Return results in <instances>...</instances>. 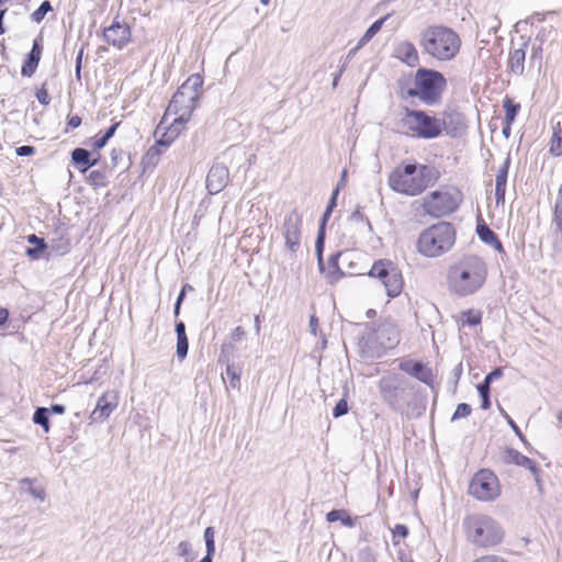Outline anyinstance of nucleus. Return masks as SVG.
<instances>
[{
	"mask_svg": "<svg viewBox=\"0 0 562 562\" xmlns=\"http://www.w3.org/2000/svg\"><path fill=\"white\" fill-rule=\"evenodd\" d=\"M441 122V131L445 130L450 137H459L467 130L465 116L453 109L443 111Z\"/></svg>",
	"mask_w": 562,
	"mask_h": 562,
	"instance_id": "obj_17",
	"label": "nucleus"
},
{
	"mask_svg": "<svg viewBox=\"0 0 562 562\" xmlns=\"http://www.w3.org/2000/svg\"><path fill=\"white\" fill-rule=\"evenodd\" d=\"M506 419H507V423L508 425L510 426V428L514 430V432L519 437V439L526 443V438L525 436L522 435L521 430L519 429V427L517 426V424L506 414L505 415Z\"/></svg>",
	"mask_w": 562,
	"mask_h": 562,
	"instance_id": "obj_55",
	"label": "nucleus"
},
{
	"mask_svg": "<svg viewBox=\"0 0 562 562\" xmlns=\"http://www.w3.org/2000/svg\"><path fill=\"white\" fill-rule=\"evenodd\" d=\"M419 45L426 54L438 60L447 61L459 53L461 40L450 27L431 25L420 33Z\"/></svg>",
	"mask_w": 562,
	"mask_h": 562,
	"instance_id": "obj_3",
	"label": "nucleus"
},
{
	"mask_svg": "<svg viewBox=\"0 0 562 562\" xmlns=\"http://www.w3.org/2000/svg\"><path fill=\"white\" fill-rule=\"evenodd\" d=\"M462 200V192L456 188L435 190L424 196L422 207L430 217L440 218L456 212Z\"/></svg>",
	"mask_w": 562,
	"mask_h": 562,
	"instance_id": "obj_9",
	"label": "nucleus"
},
{
	"mask_svg": "<svg viewBox=\"0 0 562 562\" xmlns=\"http://www.w3.org/2000/svg\"><path fill=\"white\" fill-rule=\"evenodd\" d=\"M392 532H393V542H394V544H396L397 543V541L395 540L396 538L404 539L408 536V528L405 525L397 524L394 527Z\"/></svg>",
	"mask_w": 562,
	"mask_h": 562,
	"instance_id": "obj_49",
	"label": "nucleus"
},
{
	"mask_svg": "<svg viewBox=\"0 0 562 562\" xmlns=\"http://www.w3.org/2000/svg\"><path fill=\"white\" fill-rule=\"evenodd\" d=\"M550 153L553 154L554 156H562V132L560 128L553 130Z\"/></svg>",
	"mask_w": 562,
	"mask_h": 562,
	"instance_id": "obj_40",
	"label": "nucleus"
},
{
	"mask_svg": "<svg viewBox=\"0 0 562 562\" xmlns=\"http://www.w3.org/2000/svg\"><path fill=\"white\" fill-rule=\"evenodd\" d=\"M342 515H346V510L344 509H333L327 513L326 520L328 522H335L341 520Z\"/></svg>",
	"mask_w": 562,
	"mask_h": 562,
	"instance_id": "obj_52",
	"label": "nucleus"
},
{
	"mask_svg": "<svg viewBox=\"0 0 562 562\" xmlns=\"http://www.w3.org/2000/svg\"><path fill=\"white\" fill-rule=\"evenodd\" d=\"M344 254L338 251L335 254H331L328 258V268L325 269L326 279L330 284L336 283L341 277L345 276L344 271L340 269L338 265V260L340 257H342Z\"/></svg>",
	"mask_w": 562,
	"mask_h": 562,
	"instance_id": "obj_26",
	"label": "nucleus"
},
{
	"mask_svg": "<svg viewBox=\"0 0 562 562\" xmlns=\"http://www.w3.org/2000/svg\"><path fill=\"white\" fill-rule=\"evenodd\" d=\"M202 85V76L194 74L178 88L167 108V113L177 115L175 121L184 124L190 120L201 97Z\"/></svg>",
	"mask_w": 562,
	"mask_h": 562,
	"instance_id": "obj_6",
	"label": "nucleus"
},
{
	"mask_svg": "<svg viewBox=\"0 0 562 562\" xmlns=\"http://www.w3.org/2000/svg\"><path fill=\"white\" fill-rule=\"evenodd\" d=\"M53 11V7H52V3L50 1L48 0H45L43 1L40 7L32 13L31 18L34 22L36 23H41L45 15Z\"/></svg>",
	"mask_w": 562,
	"mask_h": 562,
	"instance_id": "obj_39",
	"label": "nucleus"
},
{
	"mask_svg": "<svg viewBox=\"0 0 562 562\" xmlns=\"http://www.w3.org/2000/svg\"><path fill=\"white\" fill-rule=\"evenodd\" d=\"M440 178V172L432 166L406 164L394 169L389 177L390 188L405 195H418Z\"/></svg>",
	"mask_w": 562,
	"mask_h": 562,
	"instance_id": "obj_1",
	"label": "nucleus"
},
{
	"mask_svg": "<svg viewBox=\"0 0 562 562\" xmlns=\"http://www.w3.org/2000/svg\"><path fill=\"white\" fill-rule=\"evenodd\" d=\"M404 125L420 138L431 139L441 134L440 119L428 115L422 110L405 109Z\"/></svg>",
	"mask_w": 562,
	"mask_h": 562,
	"instance_id": "obj_10",
	"label": "nucleus"
},
{
	"mask_svg": "<svg viewBox=\"0 0 562 562\" xmlns=\"http://www.w3.org/2000/svg\"><path fill=\"white\" fill-rule=\"evenodd\" d=\"M184 297H186L184 291H180V293L176 300L175 306H173V315L176 317H178L180 314L181 304H182Z\"/></svg>",
	"mask_w": 562,
	"mask_h": 562,
	"instance_id": "obj_59",
	"label": "nucleus"
},
{
	"mask_svg": "<svg viewBox=\"0 0 562 562\" xmlns=\"http://www.w3.org/2000/svg\"><path fill=\"white\" fill-rule=\"evenodd\" d=\"M505 193H506V188H496L495 187V199H496L497 204L505 202Z\"/></svg>",
	"mask_w": 562,
	"mask_h": 562,
	"instance_id": "obj_62",
	"label": "nucleus"
},
{
	"mask_svg": "<svg viewBox=\"0 0 562 562\" xmlns=\"http://www.w3.org/2000/svg\"><path fill=\"white\" fill-rule=\"evenodd\" d=\"M16 155L20 157H29L35 153V148L33 146L23 145L16 148Z\"/></svg>",
	"mask_w": 562,
	"mask_h": 562,
	"instance_id": "obj_54",
	"label": "nucleus"
},
{
	"mask_svg": "<svg viewBox=\"0 0 562 562\" xmlns=\"http://www.w3.org/2000/svg\"><path fill=\"white\" fill-rule=\"evenodd\" d=\"M42 38L37 37L33 41V45L31 50L26 54L23 65L21 67V75L23 77H32L40 64L43 45H42Z\"/></svg>",
	"mask_w": 562,
	"mask_h": 562,
	"instance_id": "obj_19",
	"label": "nucleus"
},
{
	"mask_svg": "<svg viewBox=\"0 0 562 562\" xmlns=\"http://www.w3.org/2000/svg\"><path fill=\"white\" fill-rule=\"evenodd\" d=\"M36 99L43 105L49 104L50 97H49L48 91L45 89L44 86L36 91Z\"/></svg>",
	"mask_w": 562,
	"mask_h": 562,
	"instance_id": "obj_51",
	"label": "nucleus"
},
{
	"mask_svg": "<svg viewBox=\"0 0 562 562\" xmlns=\"http://www.w3.org/2000/svg\"><path fill=\"white\" fill-rule=\"evenodd\" d=\"M378 386L383 401L393 409H397L402 393L405 391L404 379L398 374L385 375L380 379Z\"/></svg>",
	"mask_w": 562,
	"mask_h": 562,
	"instance_id": "obj_13",
	"label": "nucleus"
},
{
	"mask_svg": "<svg viewBox=\"0 0 562 562\" xmlns=\"http://www.w3.org/2000/svg\"><path fill=\"white\" fill-rule=\"evenodd\" d=\"M469 493L479 501H494L501 495L497 476L488 469L477 471L470 482Z\"/></svg>",
	"mask_w": 562,
	"mask_h": 562,
	"instance_id": "obj_12",
	"label": "nucleus"
},
{
	"mask_svg": "<svg viewBox=\"0 0 562 562\" xmlns=\"http://www.w3.org/2000/svg\"><path fill=\"white\" fill-rule=\"evenodd\" d=\"M302 235V216L297 211L293 210L284 217L283 237L285 247L291 252H296L301 245Z\"/></svg>",
	"mask_w": 562,
	"mask_h": 562,
	"instance_id": "obj_15",
	"label": "nucleus"
},
{
	"mask_svg": "<svg viewBox=\"0 0 562 562\" xmlns=\"http://www.w3.org/2000/svg\"><path fill=\"white\" fill-rule=\"evenodd\" d=\"M123 156H124V151L122 149H116V148L112 149L111 162H112L113 167L119 166V162H120V160H122Z\"/></svg>",
	"mask_w": 562,
	"mask_h": 562,
	"instance_id": "obj_56",
	"label": "nucleus"
},
{
	"mask_svg": "<svg viewBox=\"0 0 562 562\" xmlns=\"http://www.w3.org/2000/svg\"><path fill=\"white\" fill-rule=\"evenodd\" d=\"M324 248H325V228L318 227L317 237L315 240V254L317 257V265L321 272H325V263H324Z\"/></svg>",
	"mask_w": 562,
	"mask_h": 562,
	"instance_id": "obj_29",
	"label": "nucleus"
},
{
	"mask_svg": "<svg viewBox=\"0 0 562 562\" xmlns=\"http://www.w3.org/2000/svg\"><path fill=\"white\" fill-rule=\"evenodd\" d=\"M49 413L56 414V415H63L66 411V407L61 404H53L48 408Z\"/></svg>",
	"mask_w": 562,
	"mask_h": 562,
	"instance_id": "obj_64",
	"label": "nucleus"
},
{
	"mask_svg": "<svg viewBox=\"0 0 562 562\" xmlns=\"http://www.w3.org/2000/svg\"><path fill=\"white\" fill-rule=\"evenodd\" d=\"M161 148L155 144L154 146H151L147 153L145 154L144 158H143V161L144 164L147 166V167H155L159 159H160V155H161Z\"/></svg>",
	"mask_w": 562,
	"mask_h": 562,
	"instance_id": "obj_36",
	"label": "nucleus"
},
{
	"mask_svg": "<svg viewBox=\"0 0 562 562\" xmlns=\"http://www.w3.org/2000/svg\"><path fill=\"white\" fill-rule=\"evenodd\" d=\"M389 16L390 15L386 14L385 16L373 22L368 27V30L362 35V37L359 40V46H364L367 43H369L375 36V34L380 32V30L382 29L384 22L389 19Z\"/></svg>",
	"mask_w": 562,
	"mask_h": 562,
	"instance_id": "obj_30",
	"label": "nucleus"
},
{
	"mask_svg": "<svg viewBox=\"0 0 562 562\" xmlns=\"http://www.w3.org/2000/svg\"><path fill=\"white\" fill-rule=\"evenodd\" d=\"M228 168L221 164L211 167L206 177V189L211 194L221 192L228 183Z\"/></svg>",
	"mask_w": 562,
	"mask_h": 562,
	"instance_id": "obj_18",
	"label": "nucleus"
},
{
	"mask_svg": "<svg viewBox=\"0 0 562 562\" xmlns=\"http://www.w3.org/2000/svg\"><path fill=\"white\" fill-rule=\"evenodd\" d=\"M121 122H116L114 124H112L105 132L104 134L102 135L104 138H106V140L109 142L111 137H113V135L115 134L117 127L120 126Z\"/></svg>",
	"mask_w": 562,
	"mask_h": 562,
	"instance_id": "obj_61",
	"label": "nucleus"
},
{
	"mask_svg": "<svg viewBox=\"0 0 562 562\" xmlns=\"http://www.w3.org/2000/svg\"><path fill=\"white\" fill-rule=\"evenodd\" d=\"M178 555L183 559L184 562H193L196 554L192 551L191 543L187 540L181 541L178 544Z\"/></svg>",
	"mask_w": 562,
	"mask_h": 562,
	"instance_id": "obj_37",
	"label": "nucleus"
},
{
	"mask_svg": "<svg viewBox=\"0 0 562 562\" xmlns=\"http://www.w3.org/2000/svg\"><path fill=\"white\" fill-rule=\"evenodd\" d=\"M82 57H83V46H81V48L79 49V52L77 53V56H76L75 72H76V78L78 81L81 80Z\"/></svg>",
	"mask_w": 562,
	"mask_h": 562,
	"instance_id": "obj_50",
	"label": "nucleus"
},
{
	"mask_svg": "<svg viewBox=\"0 0 562 562\" xmlns=\"http://www.w3.org/2000/svg\"><path fill=\"white\" fill-rule=\"evenodd\" d=\"M102 37L109 45L121 50L132 41L131 27L126 22L114 19L110 26L103 29Z\"/></svg>",
	"mask_w": 562,
	"mask_h": 562,
	"instance_id": "obj_14",
	"label": "nucleus"
},
{
	"mask_svg": "<svg viewBox=\"0 0 562 562\" xmlns=\"http://www.w3.org/2000/svg\"><path fill=\"white\" fill-rule=\"evenodd\" d=\"M71 161L81 173H85L97 165L98 158H92L88 149L77 147L71 151Z\"/></svg>",
	"mask_w": 562,
	"mask_h": 562,
	"instance_id": "obj_22",
	"label": "nucleus"
},
{
	"mask_svg": "<svg viewBox=\"0 0 562 562\" xmlns=\"http://www.w3.org/2000/svg\"><path fill=\"white\" fill-rule=\"evenodd\" d=\"M175 330H176V334H177V338L178 337H186L187 334H186V325L182 321H179L176 323V326H175Z\"/></svg>",
	"mask_w": 562,
	"mask_h": 562,
	"instance_id": "obj_63",
	"label": "nucleus"
},
{
	"mask_svg": "<svg viewBox=\"0 0 562 562\" xmlns=\"http://www.w3.org/2000/svg\"><path fill=\"white\" fill-rule=\"evenodd\" d=\"M554 223L557 225V231L562 233V184L559 189L558 199L555 202Z\"/></svg>",
	"mask_w": 562,
	"mask_h": 562,
	"instance_id": "obj_41",
	"label": "nucleus"
},
{
	"mask_svg": "<svg viewBox=\"0 0 562 562\" xmlns=\"http://www.w3.org/2000/svg\"><path fill=\"white\" fill-rule=\"evenodd\" d=\"M119 394L116 391H106L97 401V405L89 416L91 423H103L116 409Z\"/></svg>",
	"mask_w": 562,
	"mask_h": 562,
	"instance_id": "obj_16",
	"label": "nucleus"
},
{
	"mask_svg": "<svg viewBox=\"0 0 562 562\" xmlns=\"http://www.w3.org/2000/svg\"><path fill=\"white\" fill-rule=\"evenodd\" d=\"M463 324L469 326H476L481 323V313H473L472 311H467L463 313Z\"/></svg>",
	"mask_w": 562,
	"mask_h": 562,
	"instance_id": "obj_47",
	"label": "nucleus"
},
{
	"mask_svg": "<svg viewBox=\"0 0 562 562\" xmlns=\"http://www.w3.org/2000/svg\"><path fill=\"white\" fill-rule=\"evenodd\" d=\"M348 411H349V406H348L346 398H341L335 405V407L333 409V416L335 418H339V417L346 415L348 413Z\"/></svg>",
	"mask_w": 562,
	"mask_h": 562,
	"instance_id": "obj_48",
	"label": "nucleus"
},
{
	"mask_svg": "<svg viewBox=\"0 0 562 562\" xmlns=\"http://www.w3.org/2000/svg\"><path fill=\"white\" fill-rule=\"evenodd\" d=\"M528 46V41H524L520 48H514L509 53L508 66L517 76H521L525 71V59H526V48Z\"/></svg>",
	"mask_w": 562,
	"mask_h": 562,
	"instance_id": "obj_24",
	"label": "nucleus"
},
{
	"mask_svg": "<svg viewBox=\"0 0 562 562\" xmlns=\"http://www.w3.org/2000/svg\"><path fill=\"white\" fill-rule=\"evenodd\" d=\"M473 562H507L504 558L495 555V554H488L481 557Z\"/></svg>",
	"mask_w": 562,
	"mask_h": 562,
	"instance_id": "obj_57",
	"label": "nucleus"
},
{
	"mask_svg": "<svg viewBox=\"0 0 562 562\" xmlns=\"http://www.w3.org/2000/svg\"><path fill=\"white\" fill-rule=\"evenodd\" d=\"M183 125V123L173 121L172 124L167 128V131L161 135V137L156 139V144L160 148H168L170 144L178 137Z\"/></svg>",
	"mask_w": 562,
	"mask_h": 562,
	"instance_id": "obj_27",
	"label": "nucleus"
},
{
	"mask_svg": "<svg viewBox=\"0 0 562 562\" xmlns=\"http://www.w3.org/2000/svg\"><path fill=\"white\" fill-rule=\"evenodd\" d=\"M454 243V226L449 222H439L419 234L416 241V250L424 257L437 258L448 252Z\"/></svg>",
	"mask_w": 562,
	"mask_h": 562,
	"instance_id": "obj_5",
	"label": "nucleus"
},
{
	"mask_svg": "<svg viewBox=\"0 0 562 562\" xmlns=\"http://www.w3.org/2000/svg\"><path fill=\"white\" fill-rule=\"evenodd\" d=\"M54 237L49 240V250L52 254L61 256L70 250V240L67 237V229L58 227L54 232Z\"/></svg>",
	"mask_w": 562,
	"mask_h": 562,
	"instance_id": "obj_23",
	"label": "nucleus"
},
{
	"mask_svg": "<svg viewBox=\"0 0 562 562\" xmlns=\"http://www.w3.org/2000/svg\"><path fill=\"white\" fill-rule=\"evenodd\" d=\"M503 368L498 367L493 369L490 373H487L483 381H487L491 384L494 380L502 378Z\"/></svg>",
	"mask_w": 562,
	"mask_h": 562,
	"instance_id": "obj_53",
	"label": "nucleus"
},
{
	"mask_svg": "<svg viewBox=\"0 0 562 562\" xmlns=\"http://www.w3.org/2000/svg\"><path fill=\"white\" fill-rule=\"evenodd\" d=\"M446 88L447 80L440 71L420 67L415 72L413 86L406 89V95L434 106L441 102Z\"/></svg>",
	"mask_w": 562,
	"mask_h": 562,
	"instance_id": "obj_4",
	"label": "nucleus"
},
{
	"mask_svg": "<svg viewBox=\"0 0 562 562\" xmlns=\"http://www.w3.org/2000/svg\"><path fill=\"white\" fill-rule=\"evenodd\" d=\"M476 389L482 400L481 407L483 409H488L491 407V384H488L487 381H482L480 384H477Z\"/></svg>",
	"mask_w": 562,
	"mask_h": 562,
	"instance_id": "obj_38",
	"label": "nucleus"
},
{
	"mask_svg": "<svg viewBox=\"0 0 562 562\" xmlns=\"http://www.w3.org/2000/svg\"><path fill=\"white\" fill-rule=\"evenodd\" d=\"M214 528L213 527H206L204 530V541L206 551L215 552V540H214Z\"/></svg>",
	"mask_w": 562,
	"mask_h": 562,
	"instance_id": "obj_46",
	"label": "nucleus"
},
{
	"mask_svg": "<svg viewBox=\"0 0 562 562\" xmlns=\"http://www.w3.org/2000/svg\"><path fill=\"white\" fill-rule=\"evenodd\" d=\"M393 56L409 67L419 64V55L415 45L408 41L400 42L393 52Z\"/></svg>",
	"mask_w": 562,
	"mask_h": 562,
	"instance_id": "obj_20",
	"label": "nucleus"
},
{
	"mask_svg": "<svg viewBox=\"0 0 562 562\" xmlns=\"http://www.w3.org/2000/svg\"><path fill=\"white\" fill-rule=\"evenodd\" d=\"M400 341V333L391 322L380 323L370 328L360 340V350L367 359L381 358L386 350L393 349Z\"/></svg>",
	"mask_w": 562,
	"mask_h": 562,
	"instance_id": "obj_7",
	"label": "nucleus"
},
{
	"mask_svg": "<svg viewBox=\"0 0 562 562\" xmlns=\"http://www.w3.org/2000/svg\"><path fill=\"white\" fill-rule=\"evenodd\" d=\"M88 181L93 187H103L105 184V175L100 170H92L89 173Z\"/></svg>",
	"mask_w": 562,
	"mask_h": 562,
	"instance_id": "obj_43",
	"label": "nucleus"
},
{
	"mask_svg": "<svg viewBox=\"0 0 562 562\" xmlns=\"http://www.w3.org/2000/svg\"><path fill=\"white\" fill-rule=\"evenodd\" d=\"M486 265L477 256H464L450 267L448 280L454 293L461 296L473 294L485 282Z\"/></svg>",
	"mask_w": 562,
	"mask_h": 562,
	"instance_id": "obj_2",
	"label": "nucleus"
},
{
	"mask_svg": "<svg viewBox=\"0 0 562 562\" xmlns=\"http://www.w3.org/2000/svg\"><path fill=\"white\" fill-rule=\"evenodd\" d=\"M503 459H504V462L507 464H516V465H519V467L530 470V472L536 477L539 474L540 470L537 467L536 462L513 448H507L505 450Z\"/></svg>",
	"mask_w": 562,
	"mask_h": 562,
	"instance_id": "obj_21",
	"label": "nucleus"
},
{
	"mask_svg": "<svg viewBox=\"0 0 562 562\" xmlns=\"http://www.w3.org/2000/svg\"><path fill=\"white\" fill-rule=\"evenodd\" d=\"M189 349V340L188 337H178L177 338V357L180 360H183L188 355Z\"/></svg>",
	"mask_w": 562,
	"mask_h": 562,
	"instance_id": "obj_45",
	"label": "nucleus"
},
{
	"mask_svg": "<svg viewBox=\"0 0 562 562\" xmlns=\"http://www.w3.org/2000/svg\"><path fill=\"white\" fill-rule=\"evenodd\" d=\"M476 234L479 238L487 245L497 237V235L486 225L485 222L477 223Z\"/></svg>",
	"mask_w": 562,
	"mask_h": 562,
	"instance_id": "obj_35",
	"label": "nucleus"
},
{
	"mask_svg": "<svg viewBox=\"0 0 562 562\" xmlns=\"http://www.w3.org/2000/svg\"><path fill=\"white\" fill-rule=\"evenodd\" d=\"M234 352H235L234 344L233 342H224L221 348L218 362H221V363L231 362Z\"/></svg>",
	"mask_w": 562,
	"mask_h": 562,
	"instance_id": "obj_42",
	"label": "nucleus"
},
{
	"mask_svg": "<svg viewBox=\"0 0 562 562\" xmlns=\"http://www.w3.org/2000/svg\"><path fill=\"white\" fill-rule=\"evenodd\" d=\"M509 166H510V154L508 153L502 167L497 171L496 179H495L496 188H506Z\"/></svg>",
	"mask_w": 562,
	"mask_h": 562,
	"instance_id": "obj_33",
	"label": "nucleus"
},
{
	"mask_svg": "<svg viewBox=\"0 0 562 562\" xmlns=\"http://www.w3.org/2000/svg\"><path fill=\"white\" fill-rule=\"evenodd\" d=\"M503 108L505 110L504 121L507 123H514V121L520 110V104L515 103L510 98L506 97L503 101Z\"/></svg>",
	"mask_w": 562,
	"mask_h": 562,
	"instance_id": "obj_32",
	"label": "nucleus"
},
{
	"mask_svg": "<svg viewBox=\"0 0 562 562\" xmlns=\"http://www.w3.org/2000/svg\"><path fill=\"white\" fill-rule=\"evenodd\" d=\"M226 364V375L229 380V386L232 389H239L240 383V373L241 370L237 366H235L232 362L225 363Z\"/></svg>",
	"mask_w": 562,
	"mask_h": 562,
	"instance_id": "obj_34",
	"label": "nucleus"
},
{
	"mask_svg": "<svg viewBox=\"0 0 562 562\" xmlns=\"http://www.w3.org/2000/svg\"><path fill=\"white\" fill-rule=\"evenodd\" d=\"M471 412H472L471 405H469L467 403H460V404H458V406L451 417V420L454 422L459 418L468 417V416H470Z\"/></svg>",
	"mask_w": 562,
	"mask_h": 562,
	"instance_id": "obj_44",
	"label": "nucleus"
},
{
	"mask_svg": "<svg viewBox=\"0 0 562 562\" xmlns=\"http://www.w3.org/2000/svg\"><path fill=\"white\" fill-rule=\"evenodd\" d=\"M401 369L427 385H431L434 382L431 370L426 368L422 362H415L412 367L406 363L401 364Z\"/></svg>",
	"mask_w": 562,
	"mask_h": 562,
	"instance_id": "obj_25",
	"label": "nucleus"
},
{
	"mask_svg": "<svg viewBox=\"0 0 562 562\" xmlns=\"http://www.w3.org/2000/svg\"><path fill=\"white\" fill-rule=\"evenodd\" d=\"M464 528L468 540L477 547L491 548L501 543L504 538L502 527L485 515H473L465 518Z\"/></svg>",
	"mask_w": 562,
	"mask_h": 562,
	"instance_id": "obj_8",
	"label": "nucleus"
},
{
	"mask_svg": "<svg viewBox=\"0 0 562 562\" xmlns=\"http://www.w3.org/2000/svg\"><path fill=\"white\" fill-rule=\"evenodd\" d=\"M245 337V330L243 329V327L240 326H237L231 334V339L232 341H240L243 340Z\"/></svg>",
	"mask_w": 562,
	"mask_h": 562,
	"instance_id": "obj_58",
	"label": "nucleus"
},
{
	"mask_svg": "<svg viewBox=\"0 0 562 562\" xmlns=\"http://www.w3.org/2000/svg\"><path fill=\"white\" fill-rule=\"evenodd\" d=\"M338 192H339V184L337 186V188L331 193V196H330V199L328 201V204L326 206L327 210L333 211L334 207L336 206V201H337Z\"/></svg>",
	"mask_w": 562,
	"mask_h": 562,
	"instance_id": "obj_60",
	"label": "nucleus"
},
{
	"mask_svg": "<svg viewBox=\"0 0 562 562\" xmlns=\"http://www.w3.org/2000/svg\"><path fill=\"white\" fill-rule=\"evenodd\" d=\"M27 241L31 245H34V247H29L25 251L27 257H30L31 259H38L41 257V255L43 254V251L46 248H49V245L44 240V238H41V237L36 236L35 234L29 235Z\"/></svg>",
	"mask_w": 562,
	"mask_h": 562,
	"instance_id": "obj_28",
	"label": "nucleus"
},
{
	"mask_svg": "<svg viewBox=\"0 0 562 562\" xmlns=\"http://www.w3.org/2000/svg\"><path fill=\"white\" fill-rule=\"evenodd\" d=\"M369 276L381 280L386 295L390 297H396L403 290L402 272L391 260L381 259L375 261L369 271Z\"/></svg>",
	"mask_w": 562,
	"mask_h": 562,
	"instance_id": "obj_11",
	"label": "nucleus"
},
{
	"mask_svg": "<svg viewBox=\"0 0 562 562\" xmlns=\"http://www.w3.org/2000/svg\"><path fill=\"white\" fill-rule=\"evenodd\" d=\"M33 423L40 425L45 432L50 429L49 425V411L46 407H37L33 414Z\"/></svg>",
	"mask_w": 562,
	"mask_h": 562,
	"instance_id": "obj_31",
	"label": "nucleus"
}]
</instances>
